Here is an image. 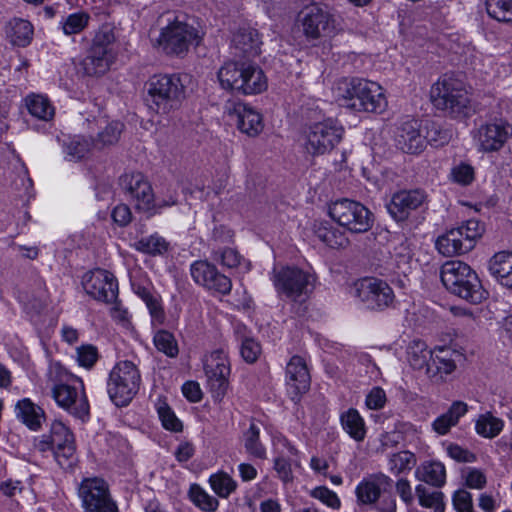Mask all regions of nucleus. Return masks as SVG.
Returning a JSON list of instances; mask_svg holds the SVG:
<instances>
[{"instance_id": "obj_2", "label": "nucleus", "mask_w": 512, "mask_h": 512, "mask_svg": "<svg viewBox=\"0 0 512 512\" xmlns=\"http://www.w3.org/2000/svg\"><path fill=\"white\" fill-rule=\"evenodd\" d=\"M220 87L240 95H257L266 91L267 77L262 68L247 61H227L217 72Z\"/></svg>"}, {"instance_id": "obj_30", "label": "nucleus", "mask_w": 512, "mask_h": 512, "mask_svg": "<svg viewBox=\"0 0 512 512\" xmlns=\"http://www.w3.org/2000/svg\"><path fill=\"white\" fill-rule=\"evenodd\" d=\"M468 412V405L463 401H454L449 409L438 416L432 423L433 430L439 435H446L455 427L461 417Z\"/></svg>"}, {"instance_id": "obj_58", "label": "nucleus", "mask_w": 512, "mask_h": 512, "mask_svg": "<svg viewBox=\"0 0 512 512\" xmlns=\"http://www.w3.org/2000/svg\"><path fill=\"white\" fill-rule=\"evenodd\" d=\"M98 360V350L95 346L87 344L77 348V361L80 366L91 368Z\"/></svg>"}, {"instance_id": "obj_39", "label": "nucleus", "mask_w": 512, "mask_h": 512, "mask_svg": "<svg viewBox=\"0 0 512 512\" xmlns=\"http://www.w3.org/2000/svg\"><path fill=\"white\" fill-rule=\"evenodd\" d=\"M93 145L92 138L75 136L64 144L65 159L72 162L81 161L91 154Z\"/></svg>"}, {"instance_id": "obj_34", "label": "nucleus", "mask_w": 512, "mask_h": 512, "mask_svg": "<svg viewBox=\"0 0 512 512\" xmlns=\"http://www.w3.org/2000/svg\"><path fill=\"white\" fill-rule=\"evenodd\" d=\"M415 477L421 482L440 488L446 482V469L439 461H424L416 468Z\"/></svg>"}, {"instance_id": "obj_11", "label": "nucleus", "mask_w": 512, "mask_h": 512, "mask_svg": "<svg viewBox=\"0 0 512 512\" xmlns=\"http://www.w3.org/2000/svg\"><path fill=\"white\" fill-rule=\"evenodd\" d=\"M298 22L309 41L330 37L336 31L334 16L319 4L306 6L299 13Z\"/></svg>"}, {"instance_id": "obj_16", "label": "nucleus", "mask_w": 512, "mask_h": 512, "mask_svg": "<svg viewBox=\"0 0 512 512\" xmlns=\"http://www.w3.org/2000/svg\"><path fill=\"white\" fill-rule=\"evenodd\" d=\"M355 296L366 306L376 311L390 307L395 299L392 288L378 278H364L355 284Z\"/></svg>"}, {"instance_id": "obj_32", "label": "nucleus", "mask_w": 512, "mask_h": 512, "mask_svg": "<svg viewBox=\"0 0 512 512\" xmlns=\"http://www.w3.org/2000/svg\"><path fill=\"white\" fill-rule=\"evenodd\" d=\"M24 105L28 113L44 122L53 120L55 108L49 98L43 94L30 93L24 98Z\"/></svg>"}, {"instance_id": "obj_52", "label": "nucleus", "mask_w": 512, "mask_h": 512, "mask_svg": "<svg viewBox=\"0 0 512 512\" xmlns=\"http://www.w3.org/2000/svg\"><path fill=\"white\" fill-rule=\"evenodd\" d=\"M156 409L159 415V418L162 422V425L167 429L174 432H179L182 430V423L176 417L175 413L168 406V404L162 400L158 399L156 403Z\"/></svg>"}, {"instance_id": "obj_45", "label": "nucleus", "mask_w": 512, "mask_h": 512, "mask_svg": "<svg viewBox=\"0 0 512 512\" xmlns=\"http://www.w3.org/2000/svg\"><path fill=\"white\" fill-rule=\"evenodd\" d=\"M133 290L147 305L154 321L161 324L164 320V312L157 297H155L148 287L140 284H133Z\"/></svg>"}, {"instance_id": "obj_29", "label": "nucleus", "mask_w": 512, "mask_h": 512, "mask_svg": "<svg viewBox=\"0 0 512 512\" xmlns=\"http://www.w3.org/2000/svg\"><path fill=\"white\" fill-rule=\"evenodd\" d=\"M237 127L248 136H257L264 128L261 114L254 108L239 104L235 107Z\"/></svg>"}, {"instance_id": "obj_44", "label": "nucleus", "mask_w": 512, "mask_h": 512, "mask_svg": "<svg viewBox=\"0 0 512 512\" xmlns=\"http://www.w3.org/2000/svg\"><path fill=\"white\" fill-rule=\"evenodd\" d=\"M459 237L457 232H453L452 229L440 235L436 240V248L442 255L446 257H452L456 255H462L467 253L463 243L457 238Z\"/></svg>"}, {"instance_id": "obj_5", "label": "nucleus", "mask_w": 512, "mask_h": 512, "mask_svg": "<svg viewBox=\"0 0 512 512\" xmlns=\"http://www.w3.org/2000/svg\"><path fill=\"white\" fill-rule=\"evenodd\" d=\"M149 106L160 114L177 109L185 98V86L181 76L155 75L147 84Z\"/></svg>"}, {"instance_id": "obj_25", "label": "nucleus", "mask_w": 512, "mask_h": 512, "mask_svg": "<svg viewBox=\"0 0 512 512\" xmlns=\"http://www.w3.org/2000/svg\"><path fill=\"white\" fill-rule=\"evenodd\" d=\"M456 369V364L452 359V353L449 349L438 348L433 351V355L426 368V374L431 381L441 383L447 380Z\"/></svg>"}, {"instance_id": "obj_24", "label": "nucleus", "mask_w": 512, "mask_h": 512, "mask_svg": "<svg viewBox=\"0 0 512 512\" xmlns=\"http://www.w3.org/2000/svg\"><path fill=\"white\" fill-rule=\"evenodd\" d=\"M396 146L405 153L418 154L425 148V137L420 133V124L411 119L403 122L397 129Z\"/></svg>"}, {"instance_id": "obj_3", "label": "nucleus", "mask_w": 512, "mask_h": 512, "mask_svg": "<svg viewBox=\"0 0 512 512\" xmlns=\"http://www.w3.org/2000/svg\"><path fill=\"white\" fill-rule=\"evenodd\" d=\"M433 106L453 118H464L471 110L470 88L454 74H444L431 87Z\"/></svg>"}, {"instance_id": "obj_12", "label": "nucleus", "mask_w": 512, "mask_h": 512, "mask_svg": "<svg viewBox=\"0 0 512 512\" xmlns=\"http://www.w3.org/2000/svg\"><path fill=\"white\" fill-rule=\"evenodd\" d=\"M52 397L61 408L74 417L82 420L88 417L90 406L82 380L73 379L72 383L54 385Z\"/></svg>"}, {"instance_id": "obj_20", "label": "nucleus", "mask_w": 512, "mask_h": 512, "mask_svg": "<svg viewBox=\"0 0 512 512\" xmlns=\"http://www.w3.org/2000/svg\"><path fill=\"white\" fill-rule=\"evenodd\" d=\"M50 436L54 447V456L63 468H70L76 461V446L74 435L61 421L51 425Z\"/></svg>"}, {"instance_id": "obj_59", "label": "nucleus", "mask_w": 512, "mask_h": 512, "mask_svg": "<svg viewBox=\"0 0 512 512\" xmlns=\"http://www.w3.org/2000/svg\"><path fill=\"white\" fill-rule=\"evenodd\" d=\"M464 480L467 487L471 489H483L487 483L485 474L476 468H467L464 471Z\"/></svg>"}, {"instance_id": "obj_48", "label": "nucleus", "mask_w": 512, "mask_h": 512, "mask_svg": "<svg viewBox=\"0 0 512 512\" xmlns=\"http://www.w3.org/2000/svg\"><path fill=\"white\" fill-rule=\"evenodd\" d=\"M153 342L159 352L164 353L170 358H175L179 353L177 340L174 335L167 330L156 331Z\"/></svg>"}, {"instance_id": "obj_14", "label": "nucleus", "mask_w": 512, "mask_h": 512, "mask_svg": "<svg viewBox=\"0 0 512 512\" xmlns=\"http://www.w3.org/2000/svg\"><path fill=\"white\" fill-rule=\"evenodd\" d=\"M84 512H117L108 484L101 478L84 479L78 489Z\"/></svg>"}, {"instance_id": "obj_53", "label": "nucleus", "mask_w": 512, "mask_h": 512, "mask_svg": "<svg viewBox=\"0 0 512 512\" xmlns=\"http://www.w3.org/2000/svg\"><path fill=\"white\" fill-rule=\"evenodd\" d=\"M415 492L418 497L419 504L421 506L427 507V508H434L435 511L444 507L442 492H440V491L430 492V491H428V489L425 486H423L421 484L416 486Z\"/></svg>"}, {"instance_id": "obj_38", "label": "nucleus", "mask_w": 512, "mask_h": 512, "mask_svg": "<svg viewBox=\"0 0 512 512\" xmlns=\"http://www.w3.org/2000/svg\"><path fill=\"white\" fill-rule=\"evenodd\" d=\"M504 428V421L492 412L480 414L475 421L476 433L486 439L496 438Z\"/></svg>"}, {"instance_id": "obj_47", "label": "nucleus", "mask_w": 512, "mask_h": 512, "mask_svg": "<svg viewBox=\"0 0 512 512\" xmlns=\"http://www.w3.org/2000/svg\"><path fill=\"white\" fill-rule=\"evenodd\" d=\"M488 15L504 23H512V0H486Z\"/></svg>"}, {"instance_id": "obj_17", "label": "nucleus", "mask_w": 512, "mask_h": 512, "mask_svg": "<svg viewBox=\"0 0 512 512\" xmlns=\"http://www.w3.org/2000/svg\"><path fill=\"white\" fill-rule=\"evenodd\" d=\"M512 137V125L502 119L481 125L474 140L481 152L490 153L501 150Z\"/></svg>"}, {"instance_id": "obj_7", "label": "nucleus", "mask_w": 512, "mask_h": 512, "mask_svg": "<svg viewBox=\"0 0 512 512\" xmlns=\"http://www.w3.org/2000/svg\"><path fill=\"white\" fill-rule=\"evenodd\" d=\"M203 33L197 27L178 19L161 29L157 44L168 55H185L191 46H198Z\"/></svg>"}, {"instance_id": "obj_61", "label": "nucleus", "mask_w": 512, "mask_h": 512, "mask_svg": "<svg viewBox=\"0 0 512 512\" xmlns=\"http://www.w3.org/2000/svg\"><path fill=\"white\" fill-rule=\"evenodd\" d=\"M453 506L457 512H474L471 494L463 489L453 495Z\"/></svg>"}, {"instance_id": "obj_57", "label": "nucleus", "mask_w": 512, "mask_h": 512, "mask_svg": "<svg viewBox=\"0 0 512 512\" xmlns=\"http://www.w3.org/2000/svg\"><path fill=\"white\" fill-rule=\"evenodd\" d=\"M310 495L332 509H338L341 505L337 494L326 486H319L314 488Z\"/></svg>"}, {"instance_id": "obj_33", "label": "nucleus", "mask_w": 512, "mask_h": 512, "mask_svg": "<svg viewBox=\"0 0 512 512\" xmlns=\"http://www.w3.org/2000/svg\"><path fill=\"white\" fill-rule=\"evenodd\" d=\"M489 270L501 285L512 289V252L496 253L489 262Z\"/></svg>"}, {"instance_id": "obj_1", "label": "nucleus", "mask_w": 512, "mask_h": 512, "mask_svg": "<svg viewBox=\"0 0 512 512\" xmlns=\"http://www.w3.org/2000/svg\"><path fill=\"white\" fill-rule=\"evenodd\" d=\"M337 102L354 112L381 113L387 107L384 89L363 78H342L333 87Z\"/></svg>"}, {"instance_id": "obj_26", "label": "nucleus", "mask_w": 512, "mask_h": 512, "mask_svg": "<svg viewBox=\"0 0 512 512\" xmlns=\"http://www.w3.org/2000/svg\"><path fill=\"white\" fill-rule=\"evenodd\" d=\"M232 44L244 56L255 57L260 54L262 42L257 30L241 27L234 33Z\"/></svg>"}, {"instance_id": "obj_31", "label": "nucleus", "mask_w": 512, "mask_h": 512, "mask_svg": "<svg viewBox=\"0 0 512 512\" xmlns=\"http://www.w3.org/2000/svg\"><path fill=\"white\" fill-rule=\"evenodd\" d=\"M115 60V55H101L88 50L87 56L79 63V72L85 76L104 75Z\"/></svg>"}, {"instance_id": "obj_43", "label": "nucleus", "mask_w": 512, "mask_h": 512, "mask_svg": "<svg viewBox=\"0 0 512 512\" xmlns=\"http://www.w3.org/2000/svg\"><path fill=\"white\" fill-rule=\"evenodd\" d=\"M115 35L113 30L108 26L101 27L92 39V44L89 48L90 51L96 52L101 55H115L113 43Z\"/></svg>"}, {"instance_id": "obj_55", "label": "nucleus", "mask_w": 512, "mask_h": 512, "mask_svg": "<svg viewBox=\"0 0 512 512\" xmlns=\"http://www.w3.org/2000/svg\"><path fill=\"white\" fill-rule=\"evenodd\" d=\"M450 177L459 185H470L475 178L474 168L470 164L461 162L451 169Z\"/></svg>"}, {"instance_id": "obj_46", "label": "nucleus", "mask_w": 512, "mask_h": 512, "mask_svg": "<svg viewBox=\"0 0 512 512\" xmlns=\"http://www.w3.org/2000/svg\"><path fill=\"white\" fill-rule=\"evenodd\" d=\"M209 483L212 490L221 498H228L237 488V482L223 471L212 474Z\"/></svg>"}, {"instance_id": "obj_64", "label": "nucleus", "mask_w": 512, "mask_h": 512, "mask_svg": "<svg viewBox=\"0 0 512 512\" xmlns=\"http://www.w3.org/2000/svg\"><path fill=\"white\" fill-rule=\"evenodd\" d=\"M274 469L278 477L284 482L289 483L293 481V473L291 463L283 456H278L274 460Z\"/></svg>"}, {"instance_id": "obj_8", "label": "nucleus", "mask_w": 512, "mask_h": 512, "mask_svg": "<svg viewBox=\"0 0 512 512\" xmlns=\"http://www.w3.org/2000/svg\"><path fill=\"white\" fill-rule=\"evenodd\" d=\"M344 135L343 126L335 119L328 118L310 124L304 131V148L313 156L332 151Z\"/></svg>"}, {"instance_id": "obj_54", "label": "nucleus", "mask_w": 512, "mask_h": 512, "mask_svg": "<svg viewBox=\"0 0 512 512\" xmlns=\"http://www.w3.org/2000/svg\"><path fill=\"white\" fill-rule=\"evenodd\" d=\"M89 15L84 12L73 13L65 18L62 28L66 35L80 33L89 22Z\"/></svg>"}, {"instance_id": "obj_28", "label": "nucleus", "mask_w": 512, "mask_h": 512, "mask_svg": "<svg viewBox=\"0 0 512 512\" xmlns=\"http://www.w3.org/2000/svg\"><path fill=\"white\" fill-rule=\"evenodd\" d=\"M16 417L29 429L37 431L46 419L44 410L29 398L19 400L15 406Z\"/></svg>"}, {"instance_id": "obj_41", "label": "nucleus", "mask_w": 512, "mask_h": 512, "mask_svg": "<svg viewBox=\"0 0 512 512\" xmlns=\"http://www.w3.org/2000/svg\"><path fill=\"white\" fill-rule=\"evenodd\" d=\"M433 351L421 340L412 341L407 348V360L413 369L427 368Z\"/></svg>"}, {"instance_id": "obj_18", "label": "nucleus", "mask_w": 512, "mask_h": 512, "mask_svg": "<svg viewBox=\"0 0 512 512\" xmlns=\"http://www.w3.org/2000/svg\"><path fill=\"white\" fill-rule=\"evenodd\" d=\"M190 273L196 284L204 288L228 295L232 289V282L226 275L220 273L215 265L206 261L198 260L191 264Z\"/></svg>"}, {"instance_id": "obj_49", "label": "nucleus", "mask_w": 512, "mask_h": 512, "mask_svg": "<svg viewBox=\"0 0 512 512\" xmlns=\"http://www.w3.org/2000/svg\"><path fill=\"white\" fill-rule=\"evenodd\" d=\"M416 456L410 451H400L392 454L388 460L391 473L398 475L410 471L416 465Z\"/></svg>"}, {"instance_id": "obj_21", "label": "nucleus", "mask_w": 512, "mask_h": 512, "mask_svg": "<svg viewBox=\"0 0 512 512\" xmlns=\"http://www.w3.org/2000/svg\"><path fill=\"white\" fill-rule=\"evenodd\" d=\"M425 201L426 194L422 190L399 191L392 196L388 211L396 221H404L411 211L418 209Z\"/></svg>"}, {"instance_id": "obj_15", "label": "nucleus", "mask_w": 512, "mask_h": 512, "mask_svg": "<svg viewBox=\"0 0 512 512\" xmlns=\"http://www.w3.org/2000/svg\"><path fill=\"white\" fill-rule=\"evenodd\" d=\"M119 183L123 191L134 202L138 211L152 214L155 211V196L151 183L141 172L124 173Z\"/></svg>"}, {"instance_id": "obj_63", "label": "nucleus", "mask_w": 512, "mask_h": 512, "mask_svg": "<svg viewBox=\"0 0 512 512\" xmlns=\"http://www.w3.org/2000/svg\"><path fill=\"white\" fill-rule=\"evenodd\" d=\"M386 403L385 391L380 387H374L366 396L365 404L371 410H379Z\"/></svg>"}, {"instance_id": "obj_37", "label": "nucleus", "mask_w": 512, "mask_h": 512, "mask_svg": "<svg viewBox=\"0 0 512 512\" xmlns=\"http://www.w3.org/2000/svg\"><path fill=\"white\" fill-rule=\"evenodd\" d=\"M7 35L13 45L26 47L33 38V26L24 19L15 18L8 24Z\"/></svg>"}, {"instance_id": "obj_13", "label": "nucleus", "mask_w": 512, "mask_h": 512, "mask_svg": "<svg viewBox=\"0 0 512 512\" xmlns=\"http://www.w3.org/2000/svg\"><path fill=\"white\" fill-rule=\"evenodd\" d=\"M204 371L212 397L221 401L228 391L231 373L227 353L223 349L211 352L204 360Z\"/></svg>"}, {"instance_id": "obj_56", "label": "nucleus", "mask_w": 512, "mask_h": 512, "mask_svg": "<svg viewBox=\"0 0 512 512\" xmlns=\"http://www.w3.org/2000/svg\"><path fill=\"white\" fill-rule=\"evenodd\" d=\"M124 125L121 122L113 121L109 123L97 137V143L102 146L113 145L118 142Z\"/></svg>"}, {"instance_id": "obj_22", "label": "nucleus", "mask_w": 512, "mask_h": 512, "mask_svg": "<svg viewBox=\"0 0 512 512\" xmlns=\"http://www.w3.org/2000/svg\"><path fill=\"white\" fill-rule=\"evenodd\" d=\"M392 484V479L383 473L369 475L356 487L357 501L363 505L374 504L381 493H387L392 489Z\"/></svg>"}, {"instance_id": "obj_62", "label": "nucleus", "mask_w": 512, "mask_h": 512, "mask_svg": "<svg viewBox=\"0 0 512 512\" xmlns=\"http://www.w3.org/2000/svg\"><path fill=\"white\" fill-rule=\"evenodd\" d=\"M426 138L433 145L442 146L449 142L451 135L447 130H443L440 126L433 123L427 131Z\"/></svg>"}, {"instance_id": "obj_50", "label": "nucleus", "mask_w": 512, "mask_h": 512, "mask_svg": "<svg viewBox=\"0 0 512 512\" xmlns=\"http://www.w3.org/2000/svg\"><path fill=\"white\" fill-rule=\"evenodd\" d=\"M136 250L150 255L163 254L168 250V242L159 235L141 238L134 244Z\"/></svg>"}, {"instance_id": "obj_6", "label": "nucleus", "mask_w": 512, "mask_h": 512, "mask_svg": "<svg viewBox=\"0 0 512 512\" xmlns=\"http://www.w3.org/2000/svg\"><path fill=\"white\" fill-rule=\"evenodd\" d=\"M141 382L139 370L131 361H120L110 371L107 392L116 406H126L137 394Z\"/></svg>"}, {"instance_id": "obj_51", "label": "nucleus", "mask_w": 512, "mask_h": 512, "mask_svg": "<svg viewBox=\"0 0 512 512\" xmlns=\"http://www.w3.org/2000/svg\"><path fill=\"white\" fill-rule=\"evenodd\" d=\"M190 496L192 502L202 511L214 512L218 508V500L198 485L191 487Z\"/></svg>"}, {"instance_id": "obj_19", "label": "nucleus", "mask_w": 512, "mask_h": 512, "mask_svg": "<svg viewBox=\"0 0 512 512\" xmlns=\"http://www.w3.org/2000/svg\"><path fill=\"white\" fill-rule=\"evenodd\" d=\"M82 284L86 293L98 301L112 303L117 298V281L106 270L96 269L87 272L83 276Z\"/></svg>"}, {"instance_id": "obj_4", "label": "nucleus", "mask_w": 512, "mask_h": 512, "mask_svg": "<svg viewBox=\"0 0 512 512\" xmlns=\"http://www.w3.org/2000/svg\"><path fill=\"white\" fill-rule=\"evenodd\" d=\"M440 277L449 292L471 303H480L486 297L477 273L462 261L445 262L441 267Z\"/></svg>"}, {"instance_id": "obj_35", "label": "nucleus", "mask_w": 512, "mask_h": 512, "mask_svg": "<svg viewBox=\"0 0 512 512\" xmlns=\"http://www.w3.org/2000/svg\"><path fill=\"white\" fill-rule=\"evenodd\" d=\"M453 232H457L459 241L463 243V247L468 253L471 251L477 241L482 237L485 227L484 224L476 219H469L463 222L460 226L452 228Z\"/></svg>"}, {"instance_id": "obj_36", "label": "nucleus", "mask_w": 512, "mask_h": 512, "mask_svg": "<svg viewBox=\"0 0 512 512\" xmlns=\"http://www.w3.org/2000/svg\"><path fill=\"white\" fill-rule=\"evenodd\" d=\"M340 422L345 432L355 441H363L366 436L365 422L358 410L350 408L340 416Z\"/></svg>"}, {"instance_id": "obj_40", "label": "nucleus", "mask_w": 512, "mask_h": 512, "mask_svg": "<svg viewBox=\"0 0 512 512\" xmlns=\"http://www.w3.org/2000/svg\"><path fill=\"white\" fill-rule=\"evenodd\" d=\"M213 259L228 269H237L241 273H247L251 269L250 261L244 259L234 248H224L213 252Z\"/></svg>"}, {"instance_id": "obj_42", "label": "nucleus", "mask_w": 512, "mask_h": 512, "mask_svg": "<svg viewBox=\"0 0 512 512\" xmlns=\"http://www.w3.org/2000/svg\"><path fill=\"white\" fill-rule=\"evenodd\" d=\"M243 443L245 451L250 456L258 459H265L267 457L266 448L260 441V428L255 423H251L244 432Z\"/></svg>"}, {"instance_id": "obj_27", "label": "nucleus", "mask_w": 512, "mask_h": 512, "mask_svg": "<svg viewBox=\"0 0 512 512\" xmlns=\"http://www.w3.org/2000/svg\"><path fill=\"white\" fill-rule=\"evenodd\" d=\"M314 233L323 244L332 249H345L350 243L345 232L328 221L315 222Z\"/></svg>"}, {"instance_id": "obj_60", "label": "nucleus", "mask_w": 512, "mask_h": 512, "mask_svg": "<svg viewBox=\"0 0 512 512\" xmlns=\"http://www.w3.org/2000/svg\"><path fill=\"white\" fill-rule=\"evenodd\" d=\"M240 351H241V355H242L243 359L246 362L253 363L258 359V357L261 353V346L254 339L245 338L242 341Z\"/></svg>"}, {"instance_id": "obj_9", "label": "nucleus", "mask_w": 512, "mask_h": 512, "mask_svg": "<svg viewBox=\"0 0 512 512\" xmlns=\"http://www.w3.org/2000/svg\"><path fill=\"white\" fill-rule=\"evenodd\" d=\"M329 216L352 233H365L371 229L374 219L368 208L357 201L340 199L329 205Z\"/></svg>"}, {"instance_id": "obj_10", "label": "nucleus", "mask_w": 512, "mask_h": 512, "mask_svg": "<svg viewBox=\"0 0 512 512\" xmlns=\"http://www.w3.org/2000/svg\"><path fill=\"white\" fill-rule=\"evenodd\" d=\"M271 280L278 295L298 301L308 294L314 279L298 267L281 266L273 269Z\"/></svg>"}, {"instance_id": "obj_23", "label": "nucleus", "mask_w": 512, "mask_h": 512, "mask_svg": "<svg viewBox=\"0 0 512 512\" xmlns=\"http://www.w3.org/2000/svg\"><path fill=\"white\" fill-rule=\"evenodd\" d=\"M286 384L292 399H298L310 387V374L306 361L300 356H293L286 366Z\"/></svg>"}]
</instances>
